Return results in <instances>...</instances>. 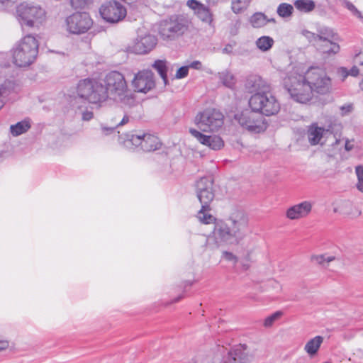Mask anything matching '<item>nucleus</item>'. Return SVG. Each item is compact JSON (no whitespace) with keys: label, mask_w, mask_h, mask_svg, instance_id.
Segmentation results:
<instances>
[{"label":"nucleus","mask_w":363,"mask_h":363,"mask_svg":"<svg viewBox=\"0 0 363 363\" xmlns=\"http://www.w3.org/2000/svg\"><path fill=\"white\" fill-rule=\"evenodd\" d=\"M283 84L291 98L300 104L310 102L314 93L326 95L333 91L331 77L320 67H310L303 74L294 69L284 78Z\"/></svg>","instance_id":"1"},{"label":"nucleus","mask_w":363,"mask_h":363,"mask_svg":"<svg viewBox=\"0 0 363 363\" xmlns=\"http://www.w3.org/2000/svg\"><path fill=\"white\" fill-rule=\"evenodd\" d=\"M247 223V217L243 211L232 213L226 223H217L215 225L213 231L207 238V246L211 249H216L236 243Z\"/></svg>","instance_id":"2"},{"label":"nucleus","mask_w":363,"mask_h":363,"mask_svg":"<svg viewBox=\"0 0 363 363\" xmlns=\"http://www.w3.org/2000/svg\"><path fill=\"white\" fill-rule=\"evenodd\" d=\"M252 91L255 93L250 97L249 104L253 111L265 116H273L279 113L280 104L271 91V86L260 77H253L248 81Z\"/></svg>","instance_id":"3"},{"label":"nucleus","mask_w":363,"mask_h":363,"mask_svg":"<svg viewBox=\"0 0 363 363\" xmlns=\"http://www.w3.org/2000/svg\"><path fill=\"white\" fill-rule=\"evenodd\" d=\"M104 82L107 99L110 96L128 106L135 104L134 95L128 89L123 74L117 71L111 72L106 75Z\"/></svg>","instance_id":"4"},{"label":"nucleus","mask_w":363,"mask_h":363,"mask_svg":"<svg viewBox=\"0 0 363 363\" xmlns=\"http://www.w3.org/2000/svg\"><path fill=\"white\" fill-rule=\"evenodd\" d=\"M38 47L34 35L29 34L22 38L11 50L13 64L20 67L30 65L37 57Z\"/></svg>","instance_id":"5"},{"label":"nucleus","mask_w":363,"mask_h":363,"mask_svg":"<svg viewBox=\"0 0 363 363\" xmlns=\"http://www.w3.org/2000/svg\"><path fill=\"white\" fill-rule=\"evenodd\" d=\"M77 96L79 99L98 106L107 100L104 83L96 79L80 80L77 86Z\"/></svg>","instance_id":"6"},{"label":"nucleus","mask_w":363,"mask_h":363,"mask_svg":"<svg viewBox=\"0 0 363 363\" xmlns=\"http://www.w3.org/2000/svg\"><path fill=\"white\" fill-rule=\"evenodd\" d=\"M191 21L184 15H173L159 23L158 33L163 40H174L187 31Z\"/></svg>","instance_id":"7"},{"label":"nucleus","mask_w":363,"mask_h":363,"mask_svg":"<svg viewBox=\"0 0 363 363\" xmlns=\"http://www.w3.org/2000/svg\"><path fill=\"white\" fill-rule=\"evenodd\" d=\"M16 18L22 28H38L46 19L45 11L33 2H22L16 7Z\"/></svg>","instance_id":"8"},{"label":"nucleus","mask_w":363,"mask_h":363,"mask_svg":"<svg viewBox=\"0 0 363 363\" xmlns=\"http://www.w3.org/2000/svg\"><path fill=\"white\" fill-rule=\"evenodd\" d=\"M223 113L219 111L206 108L196 114L194 123L201 132L213 133L223 126Z\"/></svg>","instance_id":"9"},{"label":"nucleus","mask_w":363,"mask_h":363,"mask_svg":"<svg viewBox=\"0 0 363 363\" xmlns=\"http://www.w3.org/2000/svg\"><path fill=\"white\" fill-rule=\"evenodd\" d=\"M93 26V20L88 13L75 12L65 20L64 27L67 32L72 35L86 33Z\"/></svg>","instance_id":"10"},{"label":"nucleus","mask_w":363,"mask_h":363,"mask_svg":"<svg viewBox=\"0 0 363 363\" xmlns=\"http://www.w3.org/2000/svg\"><path fill=\"white\" fill-rule=\"evenodd\" d=\"M121 143L127 147L131 145L140 146L141 149L146 152L154 151L160 148L161 143L159 138L151 134H130L127 133L125 138L119 137Z\"/></svg>","instance_id":"11"},{"label":"nucleus","mask_w":363,"mask_h":363,"mask_svg":"<svg viewBox=\"0 0 363 363\" xmlns=\"http://www.w3.org/2000/svg\"><path fill=\"white\" fill-rule=\"evenodd\" d=\"M99 14L106 22L114 24L125 18L127 11L121 2L116 0H110L100 6Z\"/></svg>","instance_id":"12"},{"label":"nucleus","mask_w":363,"mask_h":363,"mask_svg":"<svg viewBox=\"0 0 363 363\" xmlns=\"http://www.w3.org/2000/svg\"><path fill=\"white\" fill-rule=\"evenodd\" d=\"M239 124L249 131L260 133L266 130L264 118L256 111L245 110L235 116Z\"/></svg>","instance_id":"13"},{"label":"nucleus","mask_w":363,"mask_h":363,"mask_svg":"<svg viewBox=\"0 0 363 363\" xmlns=\"http://www.w3.org/2000/svg\"><path fill=\"white\" fill-rule=\"evenodd\" d=\"M318 40L320 43L319 50L328 55H335L340 51V46L334 40L337 34L328 27H320L317 30Z\"/></svg>","instance_id":"14"},{"label":"nucleus","mask_w":363,"mask_h":363,"mask_svg":"<svg viewBox=\"0 0 363 363\" xmlns=\"http://www.w3.org/2000/svg\"><path fill=\"white\" fill-rule=\"evenodd\" d=\"M131 85L135 92L148 93L155 87L154 73L149 69L139 71L134 75Z\"/></svg>","instance_id":"15"},{"label":"nucleus","mask_w":363,"mask_h":363,"mask_svg":"<svg viewBox=\"0 0 363 363\" xmlns=\"http://www.w3.org/2000/svg\"><path fill=\"white\" fill-rule=\"evenodd\" d=\"M157 42V40L153 35L147 34L143 36H138L127 46L126 51L135 54H145L155 47Z\"/></svg>","instance_id":"16"},{"label":"nucleus","mask_w":363,"mask_h":363,"mask_svg":"<svg viewBox=\"0 0 363 363\" xmlns=\"http://www.w3.org/2000/svg\"><path fill=\"white\" fill-rule=\"evenodd\" d=\"M196 188L201 206H208L214 198L212 181L207 177H202L196 182Z\"/></svg>","instance_id":"17"},{"label":"nucleus","mask_w":363,"mask_h":363,"mask_svg":"<svg viewBox=\"0 0 363 363\" xmlns=\"http://www.w3.org/2000/svg\"><path fill=\"white\" fill-rule=\"evenodd\" d=\"M189 133L196 140L213 150H220L224 147V141L218 135H206L194 128H190Z\"/></svg>","instance_id":"18"},{"label":"nucleus","mask_w":363,"mask_h":363,"mask_svg":"<svg viewBox=\"0 0 363 363\" xmlns=\"http://www.w3.org/2000/svg\"><path fill=\"white\" fill-rule=\"evenodd\" d=\"M186 5L194 11V14L200 21L207 24L209 27L214 28L213 14L208 7L197 0H188Z\"/></svg>","instance_id":"19"},{"label":"nucleus","mask_w":363,"mask_h":363,"mask_svg":"<svg viewBox=\"0 0 363 363\" xmlns=\"http://www.w3.org/2000/svg\"><path fill=\"white\" fill-rule=\"evenodd\" d=\"M332 135V132L316 123L311 125L308 128V138L311 145H323L325 139Z\"/></svg>","instance_id":"20"},{"label":"nucleus","mask_w":363,"mask_h":363,"mask_svg":"<svg viewBox=\"0 0 363 363\" xmlns=\"http://www.w3.org/2000/svg\"><path fill=\"white\" fill-rule=\"evenodd\" d=\"M313 204L309 201H304L289 208L286 216L290 220H299L307 217L312 211Z\"/></svg>","instance_id":"21"},{"label":"nucleus","mask_w":363,"mask_h":363,"mask_svg":"<svg viewBox=\"0 0 363 363\" xmlns=\"http://www.w3.org/2000/svg\"><path fill=\"white\" fill-rule=\"evenodd\" d=\"M251 357L247 351V346L240 345L230 351L227 359L223 363H249Z\"/></svg>","instance_id":"22"},{"label":"nucleus","mask_w":363,"mask_h":363,"mask_svg":"<svg viewBox=\"0 0 363 363\" xmlns=\"http://www.w3.org/2000/svg\"><path fill=\"white\" fill-rule=\"evenodd\" d=\"M334 212L350 218H357L362 213L359 208L352 202L347 200H343L338 202L334 208Z\"/></svg>","instance_id":"23"},{"label":"nucleus","mask_w":363,"mask_h":363,"mask_svg":"<svg viewBox=\"0 0 363 363\" xmlns=\"http://www.w3.org/2000/svg\"><path fill=\"white\" fill-rule=\"evenodd\" d=\"M323 342L322 336H315L309 340L304 346V351L310 356L314 357Z\"/></svg>","instance_id":"24"},{"label":"nucleus","mask_w":363,"mask_h":363,"mask_svg":"<svg viewBox=\"0 0 363 363\" xmlns=\"http://www.w3.org/2000/svg\"><path fill=\"white\" fill-rule=\"evenodd\" d=\"M250 22L254 28H262L267 25V23L272 22L274 23L276 21L273 18H268L262 12H257L250 17Z\"/></svg>","instance_id":"25"},{"label":"nucleus","mask_w":363,"mask_h":363,"mask_svg":"<svg viewBox=\"0 0 363 363\" xmlns=\"http://www.w3.org/2000/svg\"><path fill=\"white\" fill-rule=\"evenodd\" d=\"M294 8L301 13H309L315 9V2L313 0H294Z\"/></svg>","instance_id":"26"},{"label":"nucleus","mask_w":363,"mask_h":363,"mask_svg":"<svg viewBox=\"0 0 363 363\" xmlns=\"http://www.w3.org/2000/svg\"><path fill=\"white\" fill-rule=\"evenodd\" d=\"M210 207L201 206V208L199 210L196 215L198 220L203 224L214 223L216 218L210 213Z\"/></svg>","instance_id":"27"},{"label":"nucleus","mask_w":363,"mask_h":363,"mask_svg":"<svg viewBox=\"0 0 363 363\" xmlns=\"http://www.w3.org/2000/svg\"><path fill=\"white\" fill-rule=\"evenodd\" d=\"M167 62L162 60H157L154 62L152 67L158 72L160 76L163 80L164 84L167 85L168 83L167 79Z\"/></svg>","instance_id":"28"},{"label":"nucleus","mask_w":363,"mask_h":363,"mask_svg":"<svg viewBox=\"0 0 363 363\" xmlns=\"http://www.w3.org/2000/svg\"><path fill=\"white\" fill-rule=\"evenodd\" d=\"M218 74L219 79L224 86L228 88H233L235 86L236 83V79L230 72L225 70L220 72Z\"/></svg>","instance_id":"29"},{"label":"nucleus","mask_w":363,"mask_h":363,"mask_svg":"<svg viewBox=\"0 0 363 363\" xmlns=\"http://www.w3.org/2000/svg\"><path fill=\"white\" fill-rule=\"evenodd\" d=\"M294 11V4L291 5L288 3H281L280 4L277 9V13L281 18H289L292 16L293 12Z\"/></svg>","instance_id":"30"},{"label":"nucleus","mask_w":363,"mask_h":363,"mask_svg":"<svg viewBox=\"0 0 363 363\" xmlns=\"http://www.w3.org/2000/svg\"><path fill=\"white\" fill-rule=\"evenodd\" d=\"M30 128V123L28 121H23L12 125L10 128L11 133L13 136H18L26 133Z\"/></svg>","instance_id":"31"},{"label":"nucleus","mask_w":363,"mask_h":363,"mask_svg":"<svg viewBox=\"0 0 363 363\" xmlns=\"http://www.w3.org/2000/svg\"><path fill=\"white\" fill-rule=\"evenodd\" d=\"M274 44V40L269 36H262L256 41L257 47L262 51L269 50Z\"/></svg>","instance_id":"32"},{"label":"nucleus","mask_w":363,"mask_h":363,"mask_svg":"<svg viewBox=\"0 0 363 363\" xmlns=\"http://www.w3.org/2000/svg\"><path fill=\"white\" fill-rule=\"evenodd\" d=\"M77 113L82 116V120L84 121H89L94 118V113L91 109L84 107L82 105L77 104L76 106Z\"/></svg>","instance_id":"33"},{"label":"nucleus","mask_w":363,"mask_h":363,"mask_svg":"<svg viewBox=\"0 0 363 363\" xmlns=\"http://www.w3.org/2000/svg\"><path fill=\"white\" fill-rule=\"evenodd\" d=\"M251 0H232V10L235 13H239L246 9Z\"/></svg>","instance_id":"34"},{"label":"nucleus","mask_w":363,"mask_h":363,"mask_svg":"<svg viewBox=\"0 0 363 363\" xmlns=\"http://www.w3.org/2000/svg\"><path fill=\"white\" fill-rule=\"evenodd\" d=\"M335 259L334 256L328 255H315L311 257L312 262L322 266H325L329 262L335 260Z\"/></svg>","instance_id":"35"},{"label":"nucleus","mask_w":363,"mask_h":363,"mask_svg":"<svg viewBox=\"0 0 363 363\" xmlns=\"http://www.w3.org/2000/svg\"><path fill=\"white\" fill-rule=\"evenodd\" d=\"M355 174L357 178V183L356 184V186L357 189L363 192V166L362 165H357L355 167Z\"/></svg>","instance_id":"36"},{"label":"nucleus","mask_w":363,"mask_h":363,"mask_svg":"<svg viewBox=\"0 0 363 363\" xmlns=\"http://www.w3.org/2000/svg\"><path fill=\"white\" fill-rule=\"evenodd\" d=\"M282 315V313L281 311H277L274 313L272 314L271 315L267 317L264 320L263 325L266 328L271 327L274 323L278 320L281 316Z\"/></svg>","instance_id":"37"},{"label":"nucleus","mask_w":363,"mask_h":363,"mask_svg":"<svg viewBox=\"0 0 363 363\" xmlns=\"http://www.w3.org/2000/svg\"><path fill=\"white\" fill-rule=\"evenodd\" d=\"M302 34L305 38H306L308 40L310 43H313V45L319 50L320 43H318V40L317 39V33H314L308 30H303Z\"/></svg>","instance_id":"38"},{"label":"nucleus","mask_w":363,"mask_h":363,"mask_svg":"<svg viewBox=\"0 0 363 363\" xmlns=\"http://www.w3.org/2000/svg\"><path fill=\"white\" fill-rule=\"evenodd\" d=\"M221 258L227 262H231L233 265H235L238 262V258L233 252L228 251H223L222 252Z\"/></svg>","instance_id":"39"},{"label":"nucleus","mask_w":363,"mask_h":363,"mask_svg":"<svg viewBox=\"0 0 363 363\" xmlns=\"http://www.w3.org/2000/svg\"><path fill=\"white\" fill-rule=\"evenodd\" d=\"M212 352L214 353V354L218 359H220V357H223L225 354H228V353L230 352L226 347L219 345L214 347L212 349Z\"/></svg>","instance_id":"40"},{"label":"nucleus","mask_w":363,"mask_h":363,"mask_svg":"<svg viewBox=\"0 0 363 363\" xmlns=\"http://www.w3.org/2000/svg\"><path fill=\"white\" fill-rule=\"evenodd\" d=\"M13 88L11 82H5L4 84L0 86V97L7 96Z\"/></svg>","instance_id":"41"},{"label":"nucleus","mask_w":363,"mask_h":363,"mask_svg":"<svg viewBox=\"0 0 363 363\" xmlns=\"http://www.w3.org/2000/svg\"><path fill=\"white\" fill-rule=\"evenodd\" d=\"M72 6L76 9L84 8L93 3L94 0H70Z\"/></svg>","instance_id":"42"},{"label":"nucleus","mask_w":363,"mask_h":363,"mask_svg":"<svg viewBox=\"0 0 363 363\" xmlns=\"http://www.w3.org/2000/svg\"><path fill=\"white\" fill-rule=\"evenodd\" d=\"M189 67L183 66L180 67L175 74V78L177 79H182L186 77L189 73Z\"/></svg>","instance_id":"43"},{"label":"nucleus","mask_w":363,"mask_h":363,"mask_svg":"<svg viewBox=\"0 0 363 363\" xmlns=\"http://www.w3.org/2000/svg\"><path fill=\"white\" fill-rule=\"evenodd\" d=\"M345 6L347 9H349L352 13L356 16L357 18L360 19H363V16L361 13L358 11V9L350 1L345 2Z\"/></svg>","instance_id":"44"},{"label":"nucleus","mask_w":363,"mask_h":363,"mask_svg":"<svg viewBox=\"0 0 363 363\" xmlns=\"http://www.w3.org/2000/svg\"><path fill=\"white\" fill-rule=\"evenodd\" d=\"M354 63L360 67L361 74L363 75V52H359L354 57Z\"/></svg>","instance_id":"45"},{"label":"nucleus","mask_w":363,"mask_h":363,"mask_svg":"<svg viewBox=\"0 0 363 363\" xmlns=\"http://www.w3.org/2000/svg\"><path fill=\"white\" fill-rule=\"evenodd\" d=\"M114 131H115V128H113V127H107L104 125H101V134H103L104 135H111L113 133H114Z\"/></svg>","instance_id":"46"},{"label":"nucleus","mask_w":363,"mask_h":363,"mask_svg":"<svg viewBox=\"0 0 363 363\" xmlns=\"http://www.w3.org/2000/svg\"><path fill=\"white\" fill-rule=\"evenodd\" d=\"M361 74L360 67L354 64V65L349 70V74L353 77Z\"/></svg>","instance_id":"47"},{"label":"nucleus","mask_w":363,"mask_h":363,"mask_svg":"<svg viewBox=\"0 0 363 363\" xmlns=\"http://www.w3.org/2000/svg\"><path fill=\"white\" fill-rule=\"evenodd\" d=\"M17 0H0V4L3 6L8 7L13 6Z\"/></svg>","instance_id":"48"},{"label":"nucleus","mask_w":363,"mask_h":363,"mask_svg":"<svg viewBox=\"0 0 363 363\" xmlns=\"http://www.w3.org/2000/svg\"><path fill=\"white\" fill-rule=\"evenodd\" d=\"M338 72L343 77V80L350 75L349 70L345 67H340Z\"/></svg>","instance_id":"49"},{"label":"nucleus","mask_w":363,"mask_h":363,"mask_svg":"<svg viewBox=\"0 0 363 363\" xmlns=\"http://www.w3.org/2000/svg\"><path fill=\"white\" fill-rule=\"evenodd\" d=\"M188 67H189V68L191 67L196 69H201L202 65L199 61H194Z\"/></svg>","instance_id":"50"},{"label":"nucleus","mask_w":363,"mask_h":363,"mask_svg":"<svg viewBox=\"0 0 363 363\" xmlns=\"http://www.w3.org/2000/svg\"><path fill=\"white\" fill-rule=\"evenodd\" d=\"M233 46L230 44H228L223 48L222 52L224 54L230 55L233 52Z\"/></svg>","instance_id":"51"},{"label":"nucleus","mask_w":363,"mask_h":363,"mask_svg":"<svg viewBox=\"0 0 363 363\" xmlns=\"http://www.w3.org/2000/svg\"><path fill=\"white\" fill-rule=\"evenodd\" d=\"M344 145H345V149L346 151H350L354 147L353 143L348 140H345Z\"/></svg>","instance_id":"52"},{"label":"nucleus","mask_w":363,"mask_h":363,"mask_svg":"<svg viewBox=\"0 0 363 363\" xmlns=\"http://www.w3.org/2000/svg\"><path fill=\"white\" fill-rule=\"evenodd\" d=\"M270 285L272 288L280 291L281 290V285L277 281L273 280L270 282Z\"/></svg>","instance_id":"53"},{"label":"nucleus","mask_w":363,"mask_h":363,"mask_svg":"<svg viewBox=\"0 0 363 363\" xmlns=\"http://www.w3.org/2000/svg\"><path fill=\"white\" fill-rule=\"evenodd\" d=\"M129 121V117L127 116H125L123 119L121 121V122L118 124L117 126L123 125L126 124Z\"/></svg>","instance_id":"54"},{"label":"nucleus","mask_w":363,"mask_h":363,"mask_svg":"<svg viewBox=\"0 0 363 363\" xmlns=\"http://www.w3.org/2000/svg\"><path fill=\"white\" fill-rule=\"evenodd\" d=\"M8 342L0 340V351L5 350L8 347Z\"/></svg>","instance_id":"55"},{"label":"nucleus","mask_w":363,"mask_h":363,"mask_svg":"<svg viewBox=\"0 0 363 363\" xmlns=\"http://www.w3.org/2000/svg\"><path fill=\"white\" fill-rule=\"evenodd\" d=\"M244 260H245L247 262L252 261L250 253H247V255L245 257Z\"/></svg>","instance_id":"56"},{"label":"nucleus","mask_w":363,"mask_h":363,"mask_svg":"<svg viewBox=\"0 0 363 363\" xmlns=\"http://www.w3.org/2000/svg\"><path fill=\"white\" fill-rule=\"evenodd\" d=\"M242 268H243V269H245V270L248 269H249V267H250V264H247V263H245L244 262H242Z\"/></svg>","instance_id":"57"},{"label":"nucleus","mask_w":363,"mask_h":363,"mask_svg":"<svg viewBox=\"0 0 363 363\" xmlns=\"http://www.w3.org/2000/svg\"><path fill=\"white\" fill-rule=\"evenodd\" d=\"M206 1L208 5L214 4L216 3V0H206Z\"/></svg>","instance_id":"58"},{"label":"nucleus","mask_w":363,"mask_h":363,"mask_svg":"<svg viewBox=\"0 0 363 363\" xmlns=\"http://www.w3.org/2000/svg\"><path fill=\"white\" fill-rule=\"evenodd\" d=\"M359 86H360L361 89L363 91V80L360 83Z\"/></svg>","instance_id":"59"},{"label":"nucleus","mask_w":363,"mask_h":363,"mask_svg":"<svg viewBox=\"0 0 363 363\" xmlns=\"http://www.w3.org/2000/svg\"><path fill=\"white\" fill-rule=\"evenodd\" d=\"M340 140H336V143H340Z\"/></svg>","instance_id":"60"}]
</instances>
